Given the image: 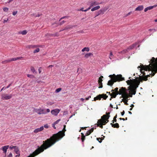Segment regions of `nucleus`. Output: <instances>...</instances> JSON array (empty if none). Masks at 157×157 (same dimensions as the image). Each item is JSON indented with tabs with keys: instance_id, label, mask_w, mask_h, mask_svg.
Returning <instances> with one entry per match:
<instances>
[{
	"instance_id": "f257e3e1",
	"label": "nucleus",
	"mask_w": 157,
	"mask_h": 157,
	"mask_svg": "<svg viewBox=\"0 0 157 157\" xmlns=\"http://www.w3.org/2000/svg\"><path fill=\"white\" fill-rule=\"evenodd\" d=\"M139 67L141 69L140 72L144 75H145V73L144 71H151V77L154 76L157 72V64H154L152 67L151 66V63H150L148 65H140V66H139L138 68Z\"/></svg>"
},
{
	"instance_id": "f03ea898",
	"label": "nucleus",
	"mask_w": 157,
	"mask_h": 157,
	"mask_svg": "<svg viewBox=\"0 0 157 157\" xmlns=\"http://www.w3.org/2000/svg\"><path fill=\"white\" fill-rule=\"evenodd\" d=\"M111 78V80L108 81L107 85L112 86L114 83L116 82H120L124 80V78L122 77L121 75H116L114 74L110 75L109 76Z\"/></svg>"
},
{
	"instance_id": "7ed1b4c3",
	"label": "nucleus",
	"mask_w": 157,
	"mask_h": 157,
	"mask_svg": "<svg viewBox=\"0 0 157 157\" xmlns=\"http://www.w3.org/2000/svg\"><path fill=\"white\" fill-rule=\"evenodd\" d=\"M12 97L11 94L3 93L1 95V98L3 100H7L11 99Z\"/></svg>"
},
{
	"instance_id": "20e7f679",
	"label": "nucleus",
	"mask_w": 157,
	"mask_h": 157,
	"mask_svg": "<svg viewBox=\"0 0 157 157\" xmlns=\"http://www.w3.org/2000/svg\"><path fill=\"white\" fill-rule=\"evenodd\" d=\"M50 112V110L47 109L46 110L45 109H40L36 110V112L39 114H45L47 113H49Z\"/></svg>"
},
{
	"instance_id": "39448f33",
	"label": "nucleus",
	"mask_w": 157,
	"mask_h": 157,
	"mask_svg": "<svg viewBox=\"0 0 157 157\" xmlns=\"http://www.w3.org/2000/svg\"><path fill=\"white\" fill-rule=\"evenodd\" d=\"M101 3H99L98 2L95 0H93L87 3V5L89 6V7L91 9L92 7L98 5Z\"/></svg>"
},
{
	"instance_id": "423d86ee",
	"label": "nucleus",
	"mask_w": 157,
	"mask_h": 157,
	"mask_svg": "<svg viewBox=\"0 0 157 157\" xmlns=\"http://www.w3.org/2000/svg\"><path fill=\"white\" fill-rule=\"evenodd\" d=\"M129 90L130 94H131L135 95L136 93V87L134 85H131L129 86Z\"/></svg>"
},
{
	"instance_id": "0eeeda50",
	"label": "nucleus",
	"mask_w": 157,
	"mask_h": 157,
	"mask_svg": "<svg viewBox=\"0 0 157 157\" xmlns=\"http://www.w3.org/2000/svg\"><path fill=\"white\" fill-rule=\"evenodd\" d=\"M22 58V57H17L16 58H12L10 59L6 60L4 61H2V63H7L12 61H16L17 60L21 59Z\"/></svg>"
},
{
	"instance_id": "6e6552de",
	"label": "nucleus",
	"mask_w": 157,
	"mask_h": 157,
	"mask_svg": "<svg viewBox=\"0 0 157 157\" xmlns=\"http://www.w3.org/2000/svg\"><path fill=\"white\" fill-rule=\"evenodd\" d=\"M60 112V110L58 109H52L51 111V113L55 116H57Z\"/></svg>"
},
{
	"instance_id": "1a4fd4ad",
	"label": "nucleus",
	"mask_w": 157,
	"mask_h": 157,
	"mask_svg": "<svg viewBox=\"0 0 157 157\" xmlns=\"http://www.w3.org/2000/svg\"><path fill=\"white\" fill-rule=\"evenodd\" d=\"M109 114L110 112H106V115H104L102 116V117L104 118L105 119V121H106V123L109 121L108 119L110 117Z\"/></svg>"
},
{
	"instance_id": "9d476101",
	"label": "nucleus",
	"mask_w": 157,
	"mask_h": 157,
	"mask_svg": "<svg viewBox=\"0 0 157 157\" xmlns=\"http://www.w3.org/2000/svg\"><path fill=\"white\" fill-rule=\"evenodd\" d=\"M138 45V47H139L140 45H138V43H136L132 45L129 46L127 50H131L133 49L134 48H135Z\"/></svg>"
},
{
	"instance_id": "9b49d317",
	"label": "nucleus",
	"mask_w": 157,
	"mask_h": 157,
	"mask_svg": "<svg viewBox=\"0 0 157 157\" xmlns=\"http://www.w3.org/2000/svg\"><path fill=\"white\" fill-rule=\"evenodd\" d=\"M126 90L125 88L122 87L119 89L118 93H117L119 94H122L126 91Z\"/></svg>"
},
{
	"instance_id": "f8f14e48",
	"label": "nucleus",
	"mask_w": 157,
	"mask_h": 157,
	"mask_svg": "<svg viewBox=\"0 0 157 157\" xmlns=\"http://www.w3.org/2000/svg\"><path fill=\"white\" fill-rule=\"evenodd\" d=\"M129 94H128L126 91L121 95V97H120V98L122 97L124 99H128L129 97Z\"/></svg>"
},
{
	"instance_id": "ddd939ff",
	"label": "nucleus",
	"mask_w": 157,
	"mask_h": 157,
	"mask_svg": "<svg viewBox=\"0 0 157 157\" xmlns=\"http://www.w3.org/2000/svg\"><path fill=\"white\" fill-rule=\"evenodd\" d=\"M99 123H101L103 125H105L106 124V121H105V119L104 118L101 117V119L98 120Z\"/></svg>"
},
{
	"instance_id": "4468645a",
	"label": "nucleus",
	"mask_w": 157,
	"mask_h": 157,
	"mask_svg": "<svg viewBox=\"0 0 157 157\" xmlns=\"http://www.w3.org/2000/svg\"><path fill=\"white\" fill-rule=\"evenodd\" d=\"M9 147V145H6L2 147L1 148V150L3 151V152L5 154H6V153L7 150Z\"/></svg>"
},
{
	"instance_id": "2eb2a0df",
	"label": "nucleus",
	"mask_w": 157,
	"mask_h": 157,
	"mask_svg": "<svg viewBox=\"0 0 157 157\" xmlns=\"http://www.w3.org/2000/svg\"><path fill=\"white\" fill-rule=\"evenodd\" d=\"M44 129V127L43 126H41L39 128H37L35 129L34 131V132L35 133H37L39 132H40L43 130Z\"/></svg>"
},
{
	"instance_id": "dca6fc26",
	"label": "nucleus",
	"mask_w": 157,
	"mask_h": 157,
	"mask_svg": "<svg viewBox=\"0 0 157 157\" xmlns=\"http://www.w3.org/2000/svg\"><path fill=\"white\" fill-rule=\"evenodd\" d=\"M113 92L112 93H109V94L110 95V96L112 97V98H115L117 95H118V94L117 93L113 91H112Z\"/></svg>"
},
{
	"instance_id": "f3484780",
	"label": "nucleus",
	"mask_w": 157,
	"mask_h": 157,
	"mask_svg": "<svg viewBox=\"0 0 157 157\" xmlns=\"http://www.w3.org/2000/svg\"><path fill=\"white\" fill-rule=\"evenodd\" d=\"M39 47H40V46L37 45H28L27 48L29 49H31L36 48Z\"/></svg>"
},
{
	"instance_id": "a211bd4d",
	"label": "nucleus",
	"mask_w": 157,
	"mask_h": 157,
	"mask_svg": "<svg viewBox=\"0 0 157 157\" xmlns=\"http://www.w3.org/2000/svg\"><path fill=\"white\" fill-rule=\"evenodd\" d=\"M144 9V6L143 5H140L138 7L136 8L135 9V11H141Z\"/></svg>"
},
{
	"instance_id": "6ab92c4d",
	"label": "nucleus",
	"mask_w": 157,
	"mask_h": 157,
	"mask_svg": "<svg viewBox=\"0 0 157 157\" xmlns=\"http://www.w3.org/2000/svg\"><path fill=\"white\" fill-rule=\"evenodd\" d=\"M74 27V26L70 25H68L66 26L63 29V30H66L68 29H72Z\"/></svg>"
},
{
	"instance_id": "aec40b11",
	"label": "nucleus",
	"mask_w": 157,
	"mask_h": 157,
	"mask_svg": "<svg viewBox=\"0 0 157 157\" xmlns=\"http://www.w3.org/2000/svg\"><path fill=\"white\" fill-rule=\"evenodd\" d=\"M126 82L128 85H130V86L131 85H133L134 82L133 80H128L126 81Z\"/></svg>"
},
{
	"instance_id": "412c9836",
	"label": "nucleus",
	"mask_w": 157,
	"mask_h": 157,
	"mask_svg": "<svg viewBox=\"0 0 157 157\" xmlns=\"http://www.w3.org/2000/svg\"><path fill=\"white\" fill-rule=\"evenodd\" d=\"M151 63H152L151 66V67H152V66L153 65L155 64H157V63L156 62L155 59L154 57H152V59L151 60Z\"/></svg>"
},
{
	"instance_id": "4be33fe9",
	"label": "nucleus",
	"mask_w": 157,
	"mask_h": 157,
	"mask_svg": "<svg viewBox=\"0 0 157 157\" xmlns=\"http://www.w3.org/2000/svg\"><path fill=\"white\" fill-rule=\"evenodd\" d=\"M101 94H99L96 97H94V101H96L97 100H100L101 98Z\"/></svg>"
},
{
	"instance_id": "5701e85b",
	"label": "nucleus",
	"mask_w": 157,
	"mask_h": 157,
	"mask_svg": "<svg viewBox=\"0 0 157 157\" xmlns=\"http://www.w3.org/2000/svg\"><path fill=\"white\" fill-rule=\"evenodd\" d=\"M111 124L112 127L114 128H118L119 127V125L117 123H115V124H113L111 123Z\"/></svg>"
},
{
	"instance_id": "b1692460",
	"label": "nucleus",
	"mask_w": 157,
	"mask_h": 157,
	"mask_svg": "<svg viewBox=\"0 0 157 157\" xmlns=\"http://www.w3.org/2000/svg\"><path fill=\"white\" fill-rule=\"evenodd\" d=\"M93 56V54L91 53L90 52L86 54L84 56V57L86 59H87L90 56Z\"/></svg>"
},
{
	"instance_id": "393cba45",
	"label": "nucleus",
	"mask_w": 157,
	"mask_h": 157,
	"mask_svg": "<svg viewBox=\"0 0 157 157\" xmlns=\"http://www.w3.org/2000/svg\"><path fill=\"white\" fill-rule=\"evenodd\" d=\"M100 6H96L93 7L91 9V11H94L95 10H98L100 8Z\"/></svg>"
},
{
	"instance_id": "a878e982",
	"label": "nucleus",
	"mask_w": 157,
	"mask_h": 157,
	"mask_svg": "<svg viewBox=\"0 0 157 157\" xmlns=\"http://www.w3.org/2000/svg\"><path fill=\"white\" fill-rule=\"evenodd\" d=\"M28 33V31L26 30H24L22 31L19 32V34H21L23 35H26Z\"/></svg>"
},
{
	"instance_id": "bb28decb",
	"label": "nucleus",
	"mask_w": 157,
	"mask_h": 157,
	"mask_svg": "<svg viewBox=\"0 0 157 157\" xmlns=\"http://www.w3.org/2000/svg\"><path fill=\"white\" fill-rule=\"evenodd\" d=\"M102 80L99 79L98 80V84L99 85V86L98 87L99 88H102L103 87L102 84Z\"/></svg>"
},
{
	"instance_id": "cd10ccee",
	"label": "nucleus",
	"mask_w": 157,
	"mask_h": 157,
	"mask_svg": "<svg viewBox=\"0 0 157 157\" xmlns=\"http://www.w3.org/2000/svg\"><path fill=\"white\" fill-rule=\"evenodd\" d=\"M153 9L152 6H149L145 8L144 10V11L145 12H147L148 10H151Z\"/></svg>"
},
{
	"instance_id": "c85d7f7f",
	"label": "nucleus",
	"mask_w": 157,
	"mask_h": 157,
	"mask_svg": "<svg viewBox=\"0 0 157 157\" xmlns=\"http://www.w3.org/2000/svg\"><path fill=\"white\" fill-rule=\"evenodd\" d=\"M81 140L82 142H83L85 139V136L84 135V134L82 133H81Z\"/></svg>"
},
{
	"instance_id": "c756f323",
	"label": "nucleus",
	"mask_w": 157,
	"mask_h": 157,
	"mask_svg": "<svg viewBox=\"0 0 157 157\" xmlns=\"http://www.w3.org/2000/svg\"><path fill=\"white\" fill-rule=\"evenodd\" d=\"M14 151L16 154L20 153V151L18 147H17L14 149Z\"/></svg>"
},
{
	"instance_id": "7c9ffc66",
	"label": "nucleus",
	"mask_w": 157,
	"mask_h": 157,
	"mask_svg": "<svg viewBox=\"0 0 157 157\" xmlns=\"http://www.w3.org/2000/svg\"><path fill=\"white\" fill-rule=\"evenodd\" d=\"M89 50L90 49L88 47H85L82 49V52H84L85 51H86L88 52L89 51Z\"/></svg>"
},
{
	"instance_id": "2f4dec72",
	"label": "nucleus",
	"mask_w": 157,
	"mask_h": 157,
	"mask_svg": "<svg viewBox=\"0 0 157 157\" xmlns=\"http://www.w3.org/2000/svg\"><path fill=\"white\" fill-rule=\"evenodd\" d=\"M101 98H103L104 100H106L108 97L106 94H101Z\"/></svg>"
},
{
	"instance_id": "473e14b6",
	"label": "nucleus",
	"mask_w": 157,
	"mask_h": 157,
	"mask_svg": "<svg viewBox=\"0 0 157 157\" xmlns=\"http://www.w3.org/2000/svg\"><path fill=\"white\" fill-rule=\"evenodd\" d=\"M128 101V99H123L122 100V101L124 102L125 105H128V103H127Z\"/></svg>"
},
{
	"instance_id": "72a5a7b5",
	"label": "nucleus",
	"mask_w": 157,
	"mask_h": 157,
	"mask_svg": "<svg viewBox=\"0 0 157 157\" xmlns=\"http://www.w3.org/2000/svg\"><path fill=\"white\" fill-rule=\"evenodd\" d=\"M134 80L135 82V83L136 86V88L138 87L139 85L140 84V81L138 80H136L135 79H134Z\"/></svg>"
},
{
	"instance_id": "f704fd0d",
	"label": "nucleus",
	"mask_w": 157,
	"mask_h": 157,
	"mask_svg": "<svg viewBox=\"0 0 157 157\" xmlns=\"http://www.w3.org/2000/svg\"><path fill=\"white\" fill-rule=\"evenodd\" d=\"M30 69H31V71H32V72L33 73H36V70L33 67L31 66L30 67Z\"/></svg>"
},
{
	"instance_id": "c9c22d12",
	"label": "nucleus",
	"mask_w": 157,
	"mask_h": 157,
	"mask_svg": "<svg viewBox=\"0 0 157 157\" xmlns=\"http://www.w3.org/2000/svg\"><path fill=\"white\" fill-rule=\"evenodd\" d=\"M97 126H98L99 127L101 128H103V125L101 123H99L98 121L97 122Z\"/></svg>"
},
{
	"instance_id": "e433bc0d",
	"label": "nucleus",
	"mask_w": 157,
	"mask_h": 157,
	"mask_svg": "<svg viewBox=\"0 0 157 157\" xmlns=\"http://www.w3.org/2000/svg\"><path fill=\"white\" fill-rule=\"evenodd\" d=\"M118 87L116 88L114 90H112L111 91H113L116 93H118Z\"/></svg>"
},
{
	"instance_id": "4c0bfd02",
	"label": "nucleus",
	"mask_w": 157,
	"mask_h": 157,
	"mask_svg": "<svg viewBox=\"0 0 157 157\" xmlns=\"http://www.w3.org/2000/svg\"><path fill=\"white\" fill-rule=\"evenodd\" d=\"M97 140L99 141V142L100 143H101L102 140L104 139H102V138H97Z\"/></svg>"
},
{
	"instance_id": "58836bf2",
	"label": "nucleus",
	"mask_w": 157,
	"mask_h": 157,
	"mask_svg": "<svg viewBox=\"0 0 157 157\" xmlns=\"http://www.w3.org/2000/svg\"><path fill=\"white\" fill-rule=\"evenodd\" d=\"M113 53L112 52H110L109 56V58L110 59H112L113 58Z\"/></svg>"
},
{
	"instance_id": "ea45409f",
	"label": "nucleus",
	"mask_w": 157,
	"mask_h": 157,
	"mask_svg": "<svg viewBox=\"0 0 157 157\" xmlns=\"http://www.w3.org/2000/svg\"><path fill=\"white\" fill-rule=\"evenodd\" d=\"M143 75H144V76L142 78L143 79V80L144 81H147V76H146V75H144L143 74Z\"/></svg>"
},
{
	"instance_id": "a19ab883",
	"label": "nucleus",
	"mask_w": 157,
	"mask_h": 157,
	"mask_svg": "<svg viewBox=\"0 0 157 157\" xmlns=\"http://www.w3.org/2000/svg\"><path fill=\"white\" fill-rule=\"evenodd\" d=\"M27 77L30 78H33L34 77V76L33 75L28 74L27 75Z\"/></svg>"
},
{
	"instance_id": "79ce46f5",
	"label": "nucleus",
	"mask_w": 157,
	"mask_h": 157,
	"mask_svg": "<svg viewBox=\"0 0 157 157\" xmlns=\"http://www.w3.org/2000/svg\"><path fill=\"white\" fill-rule=\"evenodd\" d=\"M40 51V49L39 48H36L35 50L33 51V53H35L39 52Z\"/></svg>"
},
{
	"instance_id": "37998d69",
	"label": "nucleus",
	"mask_w": 157,
	"mask_h": 157,
	"mask_svg": "<svg viewBox=\"0 0 157 157\" xmlns=\"http://www.w3.org/2000/svg\"><path fill=\"white\" fill-rule=\"evenodd\" d=\"M59 36V33H57L52 34V36Z\"/></svg>"
},
{
	"instance_id": "c03bdc74",
	"label": "nucleus",
	"mask_w": 157,
	"mask_h": 157,
	"mask_svg": "<svg viewBox=\"0 0 157 157\" xmlns=\"http://www.w3.org/2000/svg\"><path fill=\"white\" fill-rule=\"evenodd\" d=\"M117 117V115L116 114V116L114 117L113 123H114V122H117V119H116Z\"/></svg>"
},
{
	"instance_id": "a18cd8bd",
	"label": "nucleus",
	"mask_w": 157,
	"mask_h": 157,
	"mask_svg": "<svg viewBox=\"0 0 157 157\" xmlns=\"http://www.w3.org/2000/svg\"><path fill=\"white\" fill-rule=\"evenodd\" d=\"M60 121V119H59L57 120L53 124V125H55L56 124H58V122H59V121Z\"/></svg>"
},
{
	"instance_id": "49530a36",
	"label": "nucleus",
	"mask_w": 157,
	"mask_h": 157,
	"mask_svg": "<svg viewBox=\"0 0 157 157\" xmlns=\"http://www.w3.org/2000/svg\"><path fill=\"white\" fill-rule=\"evenodd\" d=\"M61 90V88H59L58 89H57L56 90V93H58V92H59Z\"/></svg>"
},
{
	"instance_id": "de8ad7c7",
	"label": "nucleus",
	"mask_w": 157,
	"mask_h": 157,
	"mask_svg": "<svg viewBox=\"0 0 157 157\" xmlns=\"http://www.w3.org/2000/svg\"><path fill=\"white\" fill-rule=\"evenodd\" d=\"M41 14H40L39 13L37 14H33V16L35 17H40V16L41 15Z\"/></svg>"
},
{
	"instance_id": "09e8293b",
	"label": "nucleus",
	"mask_w": 157,
	"mask_h": 157,
	"mask_svg": "<svg viewBox=\"0 0 157 157\" xmlns=\"http://www.w3.org/2000/svg\"><path fill=\"white\" fill-rule=\"evenodd\" d=\"M69 17V16H64L61 17L59 20L60 21L61 20L64 18H68Z\"/></svg>"
},
{
	"instance_id": "8fccbe9b",
	"label": "nucleus",
	"mask_w": 157,
	"mask_h": 157,
	"mask_svg": "<svg viewBox=\"0 0 157 157\" xmlns=\"http://www.w3.org/2000/svg\"><path fill=\"white\" fill-rule=\"evenodd\" d=\"M91 133L88 130V131L86 134V136H88L90 135Z\"/></svg>"
},
{
	"instance_id": "3c124183",
	"label": "nucleus",
	"mask_w": 157,
	"mask_h": 157,
	"mask_svg": "<svg viewBox=\"0 0 157 157\" xmlns=\"http://www.w3.org/2000/svg\"><path fill=\"white\" fill-rule=\"evenodd\" d=\"M8 8L7 7H5L3 8V10L4 11H8Z\"/></svg>"
},
{
	"instance_id": "603ef678",
	"label": "nucleus",
	"mask_w": 157,
	"mask_h": 157,
	"mask_svg": "<svg viewBox=\"0 0 157 157\" xmlns=\"http://www.w3.org/2000/svg\"><path fill=\"white\" fill-rule=\"evenodd\" d=\"M148 30L150 32L153 31V32H155L156 31V30L155 29H150Z\"/></svg>"
},
{
	"instance_id": "864d4df0",
	"label": "nucleus",
	"mask_w": 157,
	"mask_h": 157,
	"mask_svg": "<svg viewBox=\"0 0 157 157\" xmlns=\"http://www.w3.org/2000/svg\"><path fill=\"white\" fill-rule=\"evenodd\" d=\"M13 154L12 153H10L7 156V157H12Z\"/></svg>"
},
{
	"instance_id": "5fc2aeb1",
	"label": "nucleus",
	"mask_w": 157,
	"mask_h": 157,
	"mask_svg": "<svg viewBox=\"0 0 157 157\" xmlns=\"http://www.w3.org/2000/svg\"><path fill=\"white\" fill-rule=\"evenodd\" d=\"M16 147V146H11L10 147V148L11 149H12L13 148L14 149Z\"/></svg>"
},
{
	"instance_id": "6e6d98bb",
	"label": "nucleus",
	"mask_w": 157,
	"mask_h": 157,
	"mask_svg": "<svg viewBox=\"0 0 157 157\" xmlns=\"http://www.w3.org/2000/svg\"><path fill=\"white\" fill-rule=\"evenodd\" d=\"M119 119L120 120H123V121L126 120H127V117H126L125 118V119L124 118H119Z\"/></svg>"
},
{
	"instance_id": "4d7b16f0",
	"label": "nucleus",
	"mask_w": 157,
	"mask_h": 157,
	"mask_svg": "<svg viewBox=\"0 0 157 157\" xmlns=\"http://www.w3.org/2000/svg\"><path fill=\"white\" fill-rule=\"evenodd\" d=\"M94 130V128H91V129L89 131L91 133L92 132H93Z\"/></svg>"
},
{
	"instance_id": "13d9d810",
	"label": "nucleus",
	"mask_w": 157,
	"mask_h": 157,
	"mask_svg": "<svg viewBox=\"0 0 157 157\" xmlns=\"http://www.w3.org/2000/svg\"><path fill=\"white\" fill-rule=\"evenodd\" d=\"M17 11H14L13 12V15L14 16H15L17 14Z\"/></svg>"
},
{
	"instance_id": "bf43d9fd",
	"label": "nucleus",
	"mask_w": 157,
	"mask_h": 157,
	"mask_svg": "<svg viewBox=\"0 0 157 157\" xmlns=\"http://www.w3.org/2000/svg\"><path fill=\"white\" fill-rule=\"evenodd\" d=\"M65 22V21H62L61 22H60V23L59 24V25H61L62 24H63Z\"/></svg>"
},
{
	"instance_id": "052dcab7",
	"label": "nucleus",
	"mask_w": 157,
	"mask_h": 157,
	"mask_svg": "<svg viewBox=\"0 0 157 157\" xmlns=\"http://www.w3.org/2000/svg\"><path fill=\"white\" fill-rule=\"evenodd\" d=\"M132 13V12L131 11V12H129L127 14L126 16H125V17H127V16H128V15H130L131 13Z\"/></svg>"
},
{
	"instance_id": "680f3d73",
	"label": "nucleus",
	"mask_w": 157,
	"mask_h": 157,
	"mask_svg": "<svg viewBox=\"0 0 157 157\" xmlns=\"http://www.w3.org/2000/svg\"><path fill=\"white\" fill-rule=\"evenodd\" d=\"M44 127L45 128H48V124H46L44 125Z\"/></svg>"
},
{
	"instance_id": "e2e57ef3",
	"label": "nucleus",
	"mask_w": 157,
	"mask_h": 157,
	"mask_svg": "<svg viewBox=\"0 0 157 157\" xmlns=\"http://www.w3.org/2000/svg\"><path fill=\"white\" fill-rule=\"evenodd\" d=\"M90 8L89 7L88 8L86 9V10H84V12H86L87 11H88L89 10H90Z\"/></svg>"
},
{
	"instance_id": "0e129e2a",
	"label": "nucleus",
	"mask_w": 157,
	"mask_h": 157,
	"mask_svg": "<svg viewBox=\"0 0 157 157\" xmlns=\"http://www.w3.org/2000/svg\"><path fill=\"white\" fill-rule=\"evenodd\" d=\"M143 80V79L142 78H140L139 80V81H140V82H142Z\"/></svg>"
},
{
	"instance_id": "69168bd1",
	"label": "nucleus",
	"mask_w": 157,
	"mask_h": 157,
	"mask_svg": "<svg viewBox=\"0 0 157 157\" xmlns=\"http://www.w3.org/2000/svg\"><path fill=\"white\" fill-rule=\"evenodd\" d=\"M124 110H123V111L121 113V115L122 116L124 115Z\"/></svg>"
},
{
	"instance_id": "338daca9",
	"label": "nucleus",
	"mask_w": 157,
	"mask_h": 157,
	"mask_svg": "<svg viewBox=\"0 0 157 157\" xmlns=\"http://www.w3.org/2000/svg\"><path fill=\"white\" fill-rule=\"evenodd\" d=\"M153 9L154 8H155L157 6V4L153 6H152Z\"/></svg>"
},
{
	"instance_id": "774afa93",
	"label": "nucleus",
	"mask_w": 157,
	"mask_h": 157,
	"mask_svg": "<svg viewBox=\"0 0 157 157\" xmlns=\"http://www.w3.org/2000/svg\"><path fill=\"white\" fill-rule=\"evenodd\" d=\"M17 154V155L15 156V157H19L20 155V153H19Z\"/></svg>"
}]
</instances>
